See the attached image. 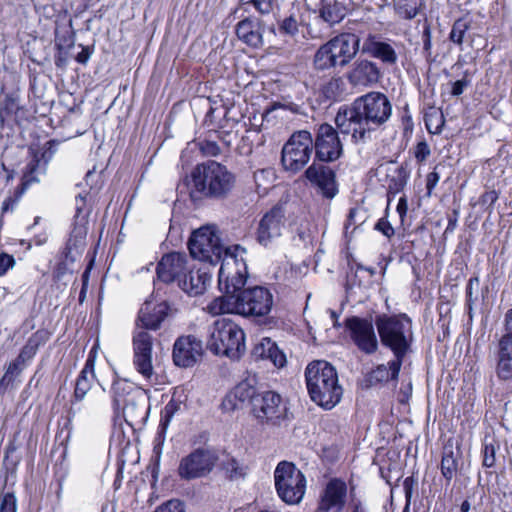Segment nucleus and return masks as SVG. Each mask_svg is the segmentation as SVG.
Listing matches in <instances>:
<instances>
[{
	"label": "nucleus",
	"instance_id": "obj_25",
	"mask_svg": "<svg viewBox=\"0 0 512 512\" xmlns=\"http://www.w3.org/2000/svg\"><path fill=\"white\" fill-rule=\"evenodd\" d=\"M255 383V378H247L238 383L223 401V406L227 408L229 405L230 409H236L239 407L236 401L241 404L247 402L253 406L254 398L259 394V391L255 387Z\"/></svg>",
	"mask_w": 512,
	"mask_h": 512
},
{
	"label": "nucleus",
	"instance_id": "obj_4",
	"mask_svg": "<svg viewBox=\"0 0 512 512\" xmlns=\"http://www.w3.org/2000/svg\"><path fill=\"white\" fill-rule=\"evenodd\" d=\"M272 306L271 292L265 287L254 286L244 289L236 297L213 300L207 306V310L213 315L235 313L244 317H261L267 315Z\"/></svg>",
	"mask_w": 512,
	"mask_h": 512
},
{
	"label": "nucleus",
	"instance_id": "obj_50",
	"mask_svg": "<svg viewBox=\"0 0 512 512\" xmlns=\"http://www.w3.org/2000/svg\"><path fill=\"white\" fill-rule=\"evenodd\" d=\"M17 498L14 492L0 493V512H17Z\"/></svg>",
	"mask_w": 512,
	"mask_h": 512
},
{
	"label": "nucleus",
	"instance_id": "obj_43",
	"mask_svg": "<svg viewBox=\"0 0 512 512\" xmlns=\"http://www.w3.org/2000/svg\"><path fill=\"white\" fill-rule=\"evenodd\" d=\"M379 474L381 478L385 480V482L389 485H392L394 476L397 481L401 477L398 470V463L396 461H391V458L381 461L379 464Z\"/></svg>",
	"mask_w": 512,
	"mask_h": 512
},
{
	"label": "nucleus",
	"instance_id": "obj_61",
	"mask_svg": "<svg viewBox=\"0 0 512 512\" xmlns=\"http://www.w3.org/2000/svg\"><path fill=\"white\" fill-rule=\"evenodd\" d=\"M20 192V187H18L17 191H16V195L15 197H7L3 203H2V207H1V216H3L4 213L6 212H9V211H13L16 204H17V201L19 199V197L22 195L19 193ZM2 224V217H0V225Z\"/></svg>",
	"mask_w": 512,
	"mask_h": 512
},
{
	"label": "nucleus",
	"instance_id": "obj_62",
	"mask_svg": "<svg viewBox=\"0 0 512 512\" xmlns=\"http://www.w3.org/2000/svg\"><path fill=\"white\" fill-rule=\"evenodd\" d=\"M200 149L206 156H217L221 153V149L214 141L205 140L200 143Z\"/></svg>",
	"mask_w": 512,
	"mask_h": 512
},
{
	"label": "nucleus",
	"instance_id": "obj_15",
	"mask_svg": "<svg viewBox=\"0 0 512 512\" xmlns=\"http://www.w3.org/2000/svg\"><path fill=\"white\" fill-rule=\"evenodd\" d=\"M313 143L316 159L320 162L335 161L342 154V143L338 133L327 123L318 127Z\"/></svg>",
	"mask_w": 512,
	"mask_h": 512
},
{
	"label": "nucleus",
	"instance_id": "obj_11",
	"mask_svg": "<svg viewBox=\"0 0 512 512\" xmlns=\"http://www.w3.org/2000/svg\"><path fill=\"white\" fill-rule=\"evenodd\" d=\"M351 49V34L342 33L318 49L314 57V65L319 70L344 67L352 59Z\"/></svg>",
	"mask_w": 512,
	"mask_h": 512
},
{
	"label": "nucleus",
	"instance_id": "obj_22",
	"mask_svg": "<svg viewBox=\"0 0 512 512\" xmlns=\"http://www.w3.org/2000/svg\"><path fill=\"white\" fill-rule=\"evenodd\" d=\"M305 176L326 198H333L336 195L335 175L329 167L314 161L306 169Z\"/></svg>",
	"mask_w": 512,
	"mask_h": 512
},
{
	"label": "nucleus",
	"instance_id": "obj_29",
	"mask_svg": "<svg viewBox=\"0 0 512 512\" xmlns=\"http://www.w3.org/2000/svg\"><path fill=\"white\" fill-rule=\"evenodd\" d=\"M361 51L363 53H368L372 57L378 58L382 62L390 65L395 64L398 59L394 48L390 44L376 41L372 36H369L366 40H364Z\"/></svg>",
	"mask_w": 512,
	"mask_h": 512
},
{
	"label": "nucleus",
	"instance_id": "obj_35",
	"mask_svg": "<svg viewBox=\"0 0 512 512\" xmlns=\"http://www.w3.org/2000/svg\"><path fill=\"white\" fill-rule=\"evenodd\" d=\"M346 7L337 0H322L320 17L330 25L339 23L346 15Z\"/></svg>",
	"mask_w": 512,
	"mask_h": 512
},
{
	"label": "nucleus",
	"instance_id": "obj_46",
	"mask_svg": "<svg viewBox=\"0 0 512 512\" xmlns=\"http://www.w3.org/2000/svg\"><path fill=\"white\" fill-rule=\"evenodd\" d=\"M275 179V171L272 168H263L254 172V181L258 188L263 187L266 190Z\"/></svg>",
	"mask_w": 512,
	"mask_h": 512
},
{
	"label": "nucleus",
	"instance_id": "obj_33",
	"mask_svg": "<svg viewBox=\"0 0 512 512\" xmlns=\"http://www.w3.org/2000/svg\"><path fill=\"white\" fill-rule=\"evenodd\" d=\"M380 71L377 65L370 61H361L354 68V86L368 87L378 82Z\"/></svg>",
	"mask_w": 512,
	"mask_h": 512
},
{
	"label": "nucleus",
	"instance_id": "obj_55",
	"mask_svg": "<svg viewBox=\"0 0 512 512\" xmlns=\"http://www.w3.org/2000/svg\"><path fill=\"white\" fill-rule=\"evenodd\" d=\"M16 264L13 255L5 252H0V277L6 275V273L13 269Z\"/></svg>",
	"mask_w": 512,
	"mask_h": 512
},
{
	"label": "nucleus",
	"instance_id": "obj_42",
	"mask_svg": "<svg viewBox=\"0 0 512 512\" xmlns=\"http://www.w3.org/2000/svg\"><path fill=\"white\" fill-rule=\"evenodd\" d=\"M87 195L78 194L75 197V216H74V224L78 225H87L88 216L90 214V207L88 206Z\"/></svg>",
	"mask_w": 512,
	"mask_h": 512
},
{
	"label": "nucleus",
	"instance_id": "obj_20",
	"mask_svg": "<svg viewBox=\"0 0 512 512\" xmlns=\"http://www.w3.org/2000/svg\"><path fill=\"white\" fill-rule=\"evenodd\" d=\"M354 345L367 355L378 350L379 343L371 315L365 318L354 316Z\"/></svg>",
	"mask_w": 512,
	"mask_h": 512
},
{
	"label": "nucleus",
	"instance_id": "obj_36",
	"mask_svg": "<svg viewBox=\"0 0 512 512\" xmlns=\"http://www.w3.org/2000/svg\"><path fill=\"white\" fill-rule=\"evenodd\" d=\"M425 7V0H397L394 3L395 13L404 20L414 19Z\"/></svg>",
	"mask_w": 512,
	"mask_h": 512
},
{
	"label": "nucleus",
	"instance_id": "obj_34",
	"mask_svg": "<svg viewBox=\"0 0 512 512\" xmlns=\"http://www.w3.org/2000/svg\"><path fill=\"white\" fill-rule=\"evenodd\" d=\"M47 169L39 160L32 157L24 168L19 193L23 194L32 184L39 183L46 175Z\"/></svg>",
	"mask_w": 512,
	"mask_h": 512
},
{
	"label": "nucleus",
	"instance_id": "obj_10",
	"mask_svg": "<svg viewBox=\"0 0 512 512\" xmlns=\"http://www.w3.org/2000/svg\"><path fill=\"white\" fill-rule=\"evenodd\" d=\"M191 256L200 261L217 264L223 261L225 250L220 243V238L210 227H201L194 231L188 242Z\"/></svg>",
	"mask_w": 512,
	"mask_h": 512
},
{
	"label": "nucleus",
	"instance_id": "obj_23",
	"mask_svg": "<svg viewBox=\"0 0 512 512\" xmlns=\"http://www.w3.org/2000/svg\"><path fill=\"white\" fill-rule=\"evenodd\" d=\"M169 306L163 301L153 304L151 301H145L140 308L138 321L141 324L139 329L157 330L168 314Z\"/></svg>",
	"mask_w": 512,
	"mask_h": 512
},
{
	"label": "nucleus",
	"instance_id": "obj_2",
	"mask_svg": "<svg viewBox=\"0 0 512 512\" xmlns=\"http://www.w3.org/2000/svg\"><path fill=\"white\" fill-rule=\"evenodd\" d=\"M377 331L383 346L389 348L394 359L388 363L390 378H398L403 359L413 341L411 319L405 315L378 316L375 321Z\"/></svg>",
	"mask_w": 512,
	"mask_h": 512
},
{
	"label": "nucleus",
	"instance_id": "obj_54",
	"mask_svg": "<svg viewBox=\"0 0 512 512\" xmlns=\"http://www.w3.org/2000/svg\"><path fill=\"white\" fill-rule=\"evenodd\" d=\"M470 84H471V79L469 78L468 72H465L464 76L461 79H459L451 84L452 85L451 95L452 96H460L464 92V90L468 86H470Z\"/></svg>",
	"mask_w": 512,
	"mask_h": 512
},
{
	"label": "nucleus",
	"instance_id": "obj_27",
	"mask_svg": "<svg viewBox=\"0 0 512 512\" xmlns=\"http://www.w3.org/2000/svg\"><path fill=\"white\" fill-rule=\"evenodd\" d=\"M140 390L142 389L133 382L116 375L112 382L111 393L112 406L117 416L120 415L121 406L133 398Z\"/></svg>",
	"mask_w": 512,
	"mask_h": 512
},
{
	"label": "nucleus",
	"instance_id": "obj_26",
	"mask_svg": "<svg viewBox=\"0 0 512 512\" xmlns=\"http://www.w3.org/2000/svg\"><path fill=\"white\" fill-rule=\"evenodd\" d=\"M496 373L502 380L512 379V332L505 333L499 340Z\"/></svg>",
	"mask_w": 512,
	"mask_h": 512
},
{
	"label": "nucleus",
	"instance_id": "obj_60",
	"mask_svg": "<svg viewBox=\"0 0 512 512\" xmlns=\"http://www.w3.org/2000/svg\"><path fill=\"white\" fill-rule=\"evenodd\" d=\"M441 167V164H438L434 167L433 171L430 172L426 177V189H427V195L431 196L434 188L437 186L439 180H440V174L438 172V169Z\"/></svg>",
	"mask_w": 512,
	"mask_h": 512
},
{
	"label": "nucleus",
	"instance_id": "obj_19",
	"mask_svg": "<svg viewBox=\"0 0 512 512\" xmlns=\"http://www.w3.org/2000/svg\"><path fill=\"white\" fill-rule=\"evenodd\" d=\"M347 495V485L339 478L328 481L320 495L317 512H340Z\"/></svg>",
	"mask_w": 512,
	"mask_h": 512
},
{
	"label": "nucleus",
	"instance_id": "obj_57",
	"mask_svg": "<svg viewBox=\"0 0 512 512\" xmlns=\"http://www.w3.org/2000/svg\"><path fill=\"white\" fill-rule=\"evenodd\" d=\"M496 448L493 444L486 443L483 448V466L490 468L495 465Z\"/></svg>",
	"mask_w": 512,
	"mask_h": 512
},
{
	"label": "nucleus",
	"instance_id": "obj_41",
	"mask_svg": "<svg viewBox=\"0 0 512 512\" xmlns=\"http://www.w3.org/2000/svg\"><path fill=\"white\" fill-rule=\"evenodd\" d=\"M22 372L23 369L18 367L17 364L9 363L4 375L0 379V395H4L9 388H13L14 382Z\"/></svg>",
	"mask_w": 512,
	"mask_h": 512
},
{
	"label": "nucleus",
	"instance_id": "obj_28",
	"mask_svg": "<svg viewBox=\"0 0 512 512\" xmlns=\"http://www.w3.org/2000/svg\"><path fill=\"white\" fill-rule=\"evenodd\" d=\"M186 273L178 286L190 296L203 294L211 282V275L201 269L194 271L192 266Z\"/></svg>",
	"mask_w": 512,
	"mask_h": 512
},
{
	"label": "nucleus",
	"instance_id": "obj_13",
	"mask_svg": "<svg viewBox=\"0 0 512 512\" xmlns=\"http://www.w3.org/2000/svg\"><path fill=\"white\" fill-rule=\"evenodd\" d=\"M218 460L216 451L198 448L181 459L178 474L185 480L205 477L214 469Z\"/></svg>",
	"mask_w": 512,
	"mask_h": 512
},
{
	"label": "nucleus",
	"instance_id": "obj_12",
	"mask_svg": "<svg viewBox=\"0 0 512 512\" xmlns=\"http://www.w3.org/2000/svg\"><path fill=\"white\" fill-rule=\"evenodd\" d=\"M252 412L261 423L280 426L288 419V409L274 391H262L254 398Z\"/></svg>",
	"mask_w": 512,
	"mask_h": 512
},
{
	"label": "nucleus",
	"instance_id": "obj_3",
	"mask_svg": "<svg viewBox=\"0 0 512 512\" xmlns=\"http://www.w3.org/2000/svg\"><path fill=\"white\" fill-rule=\"evenodd\" d=\"M305 380L309 396L317 405L331 409L341 400L343 389L338 383L336 369L327 361L309 363L305 369Z\"/></svg>",
	"mask_w": 512,
	"mask_h": 512
},
{
	"label": "nucleus",
	"instance_id": "obj_63",
	"mask_svg": "<svg viewBox=\"0 0 512 512\" xmlns=\"http://www.w3.org/2000/svg\"><path fill=\"white\" fill-rule=\"evenodd\" d=\"M375 229L380 231L384 236L387 238H391L394 235V228L390 224V222L385 219L381 218L375 225Z\"/></svg>",
	"mask_w": 512,
	"mask_h": 512
},
{
	"label": "nucleus",
	"instance_id": "obj_14",
	"mask_svg": "<svg viewBox=\"0 0 512 512\" xmlns=\"http://www.w3.org/2000/svg\"><path fill=\"white\" fill-rule=\"evenodd\" d=\"M152 350V335L144 329L136 330L133 335V364L136 371L148 381H152L154 376Z\"/></svg>",
	"mask_w": 512,
	"mask_h": 512
},
{
	"label": "nucleus",
	"instance_id": "obj_7",
	"mask_svg": "<svg viewBox=\"0 0 512 512\" xmlns=\"http://www.w3.org/2000/svg\"><path fill=\"white\" fill-rule=\"evenodd\" d=\"M207 347L216 355L238 359L245 351L243 330L229 319L216 320L208 329Z\"/></svg>",
	"mask_w": 512,
	"mask_h": 512
},
{
	"label": "nucleus",
	"instance_id": "obj_8",
	"mask_svg": "<svg viewBox=\"0 0 512 512\" xmlns=\"http://www.w3.org/2000/svg\"><path fill=\"white\" fill-rule=\"evenodd\" d=\"M275 488L280 499L289 505L298 504L306 491L305 475L291 462H280L274 471Z\"/></svg>",
	"mask_w": 512,
	"mask_h": 512
},
{
	"label": "nucleus",
	"instance_id": "obj_53",
	"mask_svg": "<svg viewBox=\"0 0 512 512\" xmlns=\"http://www.w3.org/2000/svg\"><path fill=\"white\" fill-rule=\"evenodd\" d=\"M479 277L474 276L471 277L467 283L466 287V303L469 308V310L472 309V304L476 301L477 297H473L474 291L477 292L479 287Z\"/></svg>",
	"mask_w": 512,
	"mask_h": 512
},
{
	"label": "nucleus",
	"instance_id": "obj_5",
	"mask_svg": "<svg viewBox=\"0 0 512 512\" xmlns=\"http://www.w3.org/2000/svg\"><path fill=\"white\" fill-rule=\"evenodd\" d=\"M246 253V249L240 245L229 246L225 250L218 273V286L223 295L214 300L236 297L245 289L248 278Z\"/></svg>",
	"mask_w": 512,
	"mask_h": 512
},
{
	"label": "nucleus",
	"instance_id": "obj_16",
	"mask_svg": "<svg viewBox=\"0 0 512 512\" xmlns=\"http://www.w3.org/2000/svg\"><path fill=\"white\" fill-rule=\"evenodd\" d=\"M190 267L186 254L180 252L168 253L161 258L157 265V277L164 283L176 281L179 285L180 280H183Z\"/></svg>",
	"mask_w": 512,
	"mask_h": 512
},
{
	"label": "nucleus",
	"instance_id": "obj_59",
	"mask_svg": "<svg viewBox=\"0 0 512 512\" xmlns=\"http://www.w3.org/2000/svg\"><path fill=\"white\" fill-rule=\"evenodd\" d=\"M431 150L426 141H420L417 143L414 151V156L419 163H423L430 156Z\"/></svg>",
	"mask_w": 512,
	"mask_h": 512
},
{
	"label": "nucleus",
	"instance_id": "obj_37",
	"mask_svg": "<svg viewBox=\"0 0 512 512\" xmlns=\"http://www.w3.org/2000/svg\"><path fill=\"white\" fill-rule=\"evenodd\" d=\"M183 402L180 399H176L174 396L165 405L161 411V419L158 427V436L164 438V435L174 417L179 411H181Z\"/></svg>",
	"mask_w": 512,
	"mask_h": 512
},
{
	"label": "nucleus",
	"instance_id": "obj_21",
	"mask_svg": "<svg viewBox=\"0 0 512 512\" xmlns=\"http://www.w3.org/2000/svg\"><path fill=\"white\" fill-rule=\"evenodd\" d=\"M149 413V398L146 390H140L120 408V414L130 426L144 424Z\"/></svg>",
	"mask_w": 512,
	"mask_h": 512
},
{
	"label": "nucleus",
	"instance_id": "obj_6",
	"mask_svg": "<svg viewBox=\"0 0 512 512\" xmlns=\"http://www.w3.org/2000/svg\"><path fill=\"white\" fill-rule=\"evenodd\" d=\"M392 107L388 98L380 92H369L354 100V139L365 140L366 134L371 128L361 127L362 122L366 125L380 126L391 116Z\"/></svg>",
	"mask_w": 512,
	"mask_h": 512
},
{
	"label": "nucleus",
	"instance_id": "obj_1",
	"mask_svg": "<svg viewBox=\"0 0 512 512\" xmlns=\"http://www.w3.org/2000/svg\"><path fill=\"white\" fill-rule=\"evenodd\" d=\"M235 182V175L225 165L209 160L196 165L187 186L190 199L199 204L204 200L219 201L227 198Z\"/></svg>",
	"mask_w": 512,
	"mask_h": 512
},
{
	"label": "nucleus",
	"instance_id": "obj_45",
	"mask_svg": "<svg viewBox=\"0 0 512 512\" xmlns=\"http://www.w3.org/2000/svg\"><path fill=\"white\" fill-rule=\"evenodd\" d=\"M470 28V21L466 18H459L457 19L450 31L449 39L458 45H461L463 43V39L465 36V33Z\"/></svg>",
	"mask_w": 512,
	"mask_h": 512
},
{
	"label": "nucleus",
	"instance_id": "obj_44",
	"mask_svg": "<svg viewBox=\"0 0 512 512\" xmlns=\"http://www.w3.org/2000/svg\"><path fill=\"white\" fill-rule=\"evenodd\" d=\"M335 123L340 133L348 135L352 127V108L345 105L339 108Z\"/></svg>",
	"mask_w": 512,
	"mask_h": 512
},
{
	"label": "nucleus",
	"instance_id": "obj_52",
	"mask_svg": "<svg viewBox=\"0 0 512 512\" xmlns=\"http://www.w3.org/2000/svg\"><path fill=\"white\" fill-rule=\"evenodd\" d=\"M422 41H423V53L426 58L431 56L432 49V33L430 24L425 20L422 31Z\"/></svg>",
	"mask_w": 512,
	"mask_h": 512
},
{
	"label": "nucleus",
	"instance_id": "obj_9",
	"mask_svg": "<svg viewBox=\"0 0 512 512\" xmlns=\"http://www.w3.org/2000/svg\"><path fill=\"white\" fill-rule=\"evenodd\" d=\"M313 151V138L310 132L301 130L291 135L281 153V163L286 171L296 173L309 162Z\"/></svg>",
	"mask_w": 512,
	"mask_h": 512
},
{
	"label": "nucleus",
	"instance_id": "obj_40",
	"mask_svg": "<svg viewBox=\"0 0 512 512\" xmlns=\"http://www.w3.org/2000/svg\"><path fill=\"white\" fill-rule=\"evenodd\" d=\"M220 465L230 480H238L245 476V468L233 457L226 456Z\"/></svg>",
	"mask_w": 512,
	"mask_h": 512
},
{
	"label": "nucleus",
	"instance_id": "obj_17",
	"mask_svg": "<svg viewBox=\"0 0 512 512\" xmlns=\"http://www.w3.org/2000/svg\"><path fill=\"white\" fill-rule=\"evenodd\" d=\"M285 223V211L282 205H275L260 220L257 230V240L263 246H268L282 234Z\"/></svg>",
	"mask_w": 512,
	"mask_h": 512
},
{
	"label": "nucleus",
	"instance_id": "obj_51",
	"mask_svg": "<svg viewBox=\"0 0 512 512\" xmlns=\"http://www.w3.org/2000/svg\"><path fill=\"white\" fill-rule=\"evenodd\" d=\"M343 91L344 83L341 78L332 79L323 89L324 95L328 99H336L340 97Z\"/></svg>",
	"mask_w": 512,
	"mask_h": 512
},
{
	"label": "nucleus",
	"instance_id": "obj_56",
	"mask_svg": "<svg viewBox=\"0 0 512 512\" xmlns=\"http://www.w3.org/2000/svg\"><path fill=\"white\" fill-rule=\"evenodd\" d=\"M279 29L282 33L294 36L298 33L297 20L293 16H289L282 21Z\"/></svg>",
	"mask_w": 512,
	"mask_h": 512
},
{
	"label": "nucleus",
	"instance_id": "obj_64",
	"mask_svg": "<svg viewBox=\"0 0 512 512\" xmlns=\"http://www.w3.org/2000/svg\"><path fill=\"white\" fill-rule=\"evenodd\" d=\"M13 176V170L7 169L3 163H0V190L8 185Z\"/></svg>",
	"mask_w": 512,
	"mask_h": 512
},
{
	"label": "nucleus",
	"instance_id": "obj_24",
	"mask_svg": "<svg viewBox=\"0 0 512 512\" xmlns=\"http://www.w3.org/2000/svg\"><path fill=\"white\" fill-rule=\"evenodd\" d=\"M236 35L239 40L252 48L263 46L262 22L246 17L236 25Z\"/></svg>",
	"mask_w": 512,
	"mask_h": 512
},
{
	"label": "nucleus",
	"instance_id": "obj_58",
	"mask_svg": "<svg viewBox=\"0 0 512 512\" xmlns=\"http://www.w3.org/2000/svg\"><path fill=\"white\" fill-rule=\"evenodd\" d=\"M154 512H185V509L181 501L173 499L159 506Z\"/></svg>",
	"mask_w": 512,
	"mask_h": 512
},
{
	"label": "nucleus",
	"instance_id": "obj_30",
	"mask_svg": "<svg viewBox=\"0 0 512 512\" xmlns=\"http://www.w3.org/2000/svg\"><path fill=\"white\" fill-rule=\"evenodd\" d=\"M253 355L259 359L270 360L274 366L282 368L286 364V356L270 338H263L253 349Z\"/></svg>",
	"mask_w": 512,
	"mask_h": 512
},
{
	"label": "nucleus",
	"instance_id": "obj_47",
	"mask_svg": "<svg viewBox=\"0 0 512 512\" xmlns=\"http://www.w3.org/2000/svg\"><path fill=\"white\" fill-rule=\"evenodd\" d=\"M94 377L87 376L85 374H79L74 390V397L77 401H82L88 391L91 389Z\"/></svg>",
	"mask_w": 512,
	"mask_h": 512
},
{
	"label": "nucleus",
	"instance_id": "obj_39",
	"mask_svg": "<svg viewBox=\"0 0 512 512\" xmlns=\"http://www.w3.org/2000/svg\"><path fill=\"white\" fill-rule=\"evenodd\" d=\"M45 341V333L42 331H37L29 337L19 354L22 355V358H25L29 362L33 359L39 347L43 345Z\"/></svg>",
	"mask_w": 512,
	"mask_h": 512
},
{
	"label": "nucleus",
	"instance_id": "obj_32",
	"mask_svg": "<svg viewBox=\"0 0 512 512\" xmlns=\"http://www.w3.org/2000/svg\"><path fill=\"white\" fill-rule=\"evenodd\" d=\"M86 235L87 225H73L70 238L68 239L63 252L65 261L70 260L71 262H74L76 256L81 254L85 245Z\"/></svg>",
	"mask_w": 512,
	"mask_h": 512
},
{
	"label": "nucleus",
	"instance_id": "obj_38",
	"mask_svg": "<svg viewBox=\"0 0 512 512\" xmlns=\"http://www.w3.org/2000/svg\"><path fill=\"white\" fill-rule=\"evenodd\" d=\"M410 177V170L407 163L401 164L396 170L395 175L392 176L388 184V191L390 193H398L404 189Z\"/></svg>",
	"mask_w": 512,
	"mask_h": 512
},
{
	"label": "nucleus",
	"instance_id": "obj_31",
	"mask_svg": "<svg viewBox=\"0 0 512 512\" xmlns=\"http://www.w3.org/2000/svg\"><path fill=\"white\" fill-rule=\"evenodd\" d=\"M461 460V451L452 445H446L443 448L440 470L446 484L449 485L452 479L457 475Z\"/></svg>",
	"mask_w": 512,
	"mask_h": 512
},
{
	"label": "nucleus",
	"instance_id": "obj_49",
	"mask_svg": "<svg viewBox=\"0 0 512 512\" xmlns=\"http://www.w3.org/2000/svg\"><path fill=\"white\" fill-rule=\"evenodd\" d=\"M252 5L261 15H268L273 12L276 0H240V7Z\"/></svg>",
	"mask_w": 512,
	"mask_h": 512
},
{
	"label": "nucleus",
	"instance_id": "obj_18",
	"mask_svg": "<svg viewBox=\"0 0 512 512\" xmlns=\"http://www.w3.org/2000/svg\"><path fill=\"white\" fill-rule=\"evenodd\" d=\"M202 341L195 336L187 335L179 337L173 346V361L179 367H191L202 356Z\"/></svg>",
	"mask_w": 512,
	"mask_h": 512
},
{
	"label": "nucleus",
	"instance_id": "obj_48",
	"mask_svg": "<svg viewBox=\"0 0 512 512\" xmlns=\"http://www.w3.org/2000/svg\"><path fill=\"white\" fill-rule=\"evenodd\" d=\"M56 146L57 142L55 140L46 142L41 151H37L33 154V158L39 160L40 163L48 168L49 162L52 160L57 151Z\"/></svg>",
	"mask_w": 512,
	"mask_h": 512
}]
</instances>
